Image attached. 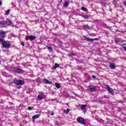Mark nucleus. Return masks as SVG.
Returning a JSON list of instances; mask_svg holds the SVG:
<instances>
[{
	"instance_id": "obj_37",
	"label": "nucleus",
	"mask_w": 126,
	"mask_h": 126,
	"mask_svg": "<svg viewBox=\"0 0 126 126\" xmlns=\"http://www.w3.org/2000/svg\"><path fill=\"white\" fill-rule=\"evenodd\" d=\"M124 4L126 6V1L124 2Z\"/></svg>"
},
{
	"instance_id": "obj_5",
	"label": "nucleus",
	"mask_w": 126,
	"mask_h": 126,
	"mask_svg": "<svg viewBox=\"0 0 126 126\" xmlns=\"http://www.w3.org/2000/svg\"><path fill=\"white\" fill-rule=\"evenodd\" d=\"M12 70H13L14 72H16L17 73H23L24 72V71L20 68H15L13 67L12 68Z\"/></svg>"
},
{
	"instance_id": "obj_27",
	"label": "nucleus",
	"mask_w": 126,
	"mask_h": 126,
	"mask_svg": "<svg viewBox=\"0 0 126 126\" xmlns=\"http://www.w3.org/2000/svg\"><path fill=\"white\" fill-rule=\"evenodd\" d=\"M9 12H10V9L7 10L6 11L5 15H8V14H9Z\"/></svg>"
},
{
	"instance_id": "obj_36",
	"label": "nucleus",
	"mask_w": 126,
	"mask_h": 126,
	"mask_svg": "<svg viewBox=\"0 0 126 126\" xmlns=\"http://www.w3.org/2000/svg\"><path fill=\"white\" fill-rule=\"evenodd\" d=\"M93 78H96V76L94 75L92 76Z\"/></svg>"
},
{
	"instance_id": "obj_16",
	"label": "nucleus",
	"mask_w": 126,
	"mask_h": 126,
	"mask_svg": "<svg viewBox=\"0 0 126 126\" xmlns=\"http://www.w3.org/2000/svg\"><path fill=\"white\" fill-rule=\"evenodd\" d=\"M35 39H36V37H35V36H33V35L29 36V39L31 41H32V40H35Z\"/></svg>"
},
{
	"instance_id": "obj_11",
	"label": "nucleus",
	"mask_w": 126,
	"mask_h": 126,
	"mask_svg": "<svg viewBox=\"0 0 126 126\" xmlns=\"http://www.w3.org/2000/svg\"><path fill=\"white\" fill-rule=\"evenodd\" d=\"M109 67L111 69H116V65L114 63H110Z\"/></svg>"
},
{
	"instance_id": "obj_24",
	"label": "nucleus",
	"mask_w": 126,
	"mask_h": 126,
	"mask_svg": "<svg viewBox=\"0 0 126 126\" xmlns=\"http://www.w3.org/2000/svg\"><path fill=\"white\" fill-rule=\"evenodd\" d=\"M84 28H85L86 29H90V27L88 26V25H84L83 26Z\"/></svg>"
},
{
	"instance_id": "obj_6",
	"label": "nucleus",
	"mask_w": 126,
	"mask_h": 126,
	"mask_svg": "<svg viewBox=\"0 0 126 126\" xmlns=\"http://www.w3.org/2000/svg\"><path fill=\"white\" fill-rule=\"evenodd\" d=\"M77 121L78 123H79V124H81V125H84V126L86 125V123H85V121H84V119H83V118L78 117L77 119Z\"/></svg>"
},
{
	"instance_id": "obj_42",
	"label": "nucleus",
	"mask_w": 126,
	"mask_h": 126,
	"mask_svg": "<svg viewBox=\"0 0 126 126\" xmlns=\"http://www.w3.org/2000/svg\"><path fill=\"white\" fill-rule=\"evenodd\" d=\"M1 61H0V64Z\"/></svg>"
},
{
	"instance_id": "obj_40",
	"label": "nucleus",
	"mask_w": 126,
	"mask_h": 126,
	"mask_svg": "<svg viewBox=\"0 0 126 126\" xmlns=\"http://www.w3.org/2000/svg\"><path fill=\"white\" fill-rule=\"evenodd\" d=\"M2 4V3H1V1H0V5H1Z\"/></svg>"
},
{
	"instance_id": "obj_28",
	"label": "nucleus",
	"mask_w": 126,
	"mask_h": 126,
	"mask_svg": "<svg viewBox=\"0 0 126 126\" xmlns=\"http://www.w3.org/2000/svg\"><path fill=\"white\" fill-rule=\"evenodd\" d=\"M25 44V43L24 42H23V41H22L21 43V45L22 46H23V47H24Z\"/></svg>"
},
{
	"instance_id": "obj_18",
	"label": "nucleus",
	"mask_w": 126,
	"mask_h": 126,
	"mask_svg": "<svg viewBox=\"0 0 126 126\" xmlns=\"http://www.w3.org/2000/svg\"><path fill=\"white\" fill-rule=\"evenodd\" d=\"M37 98H38L39 101H41V100H42V99H43V95L42 94H39L37 96Z\"/></svg>"
},
{
	"instance_id": "obj_20",
	"label": "nucleus",
	"mask_w": 126,
	"mask_h": 126,
	"mask_svg": "<svg viewBox=\"0 0 126 126\" xmlns=\"http://www.w3.org/2000/svg\"><path fill=\"white\" fill-rule=\"evenodd\" d=\"M60 66V64L58 63H55V66L53 67V69H56V68H57V67H59Z\"/></svg>"
},
{
	"instance_id": "obj_15",
	"label": "nucleus",
	"mask_w": 126,
	"mask_h": 126,
	"mask_svg": "<svg viewBox=\"0 0 126 126\" xmlns=\"http://www.w3.org/2000/svg\"><path fill=\"white\" fill-rule=\"evenodd\" d=\"M40 114H36L32 116V120H35V119H38L40 117Z\"/></svg>"
},
{
	"instance_id": "obj_13",
	"label": "nucleus",
	"mask_w": 126,
	"mask_h": 126,
	"mask_svg": "<svg viewBox=\"0 0 126 126\" xmlns=\"http://www.w3.org/2000/svg\"><path fill=\"white\" fill-rule=\"evenodd\" d=\"M36 82H38V83H43V80H42V79H41V78H40V77H38L36 79Z\"/></svg>"
},
{
	"instance_id": "obj_8",
	"label": "nucleus",
	"mask_w": 126,
	"mask_h": 126,
	"mask_svg": "<svg viewBox=\"0 0 126 126\" xmlns=\"http://www.w3.org/2000/svg\"><path fill=\"white\" fill-rule=\"evenodd\" d=\"M108 92H109V93H110V94H113L114 93V90H113V89L110 88V86L109 85H106V86Z\"/></svg>"
},
{
	"instance_id": "obj_23",
	"label": "nucleus",
	"mask_w": 126,
	"mask_h": 126,
	"mask_svg": "<svg viewBox=\"0 0 126 126\" xmlns=\"http://www.w3.org/2000/svg\"><path fill=\"white\" fill-rule=\"evenodd\" d=\"M81 9L82 10H83V11H88V9H87L86 8L84 7H81Z\"/></svg>"
},
{
	"instance_id": "obj_26",
	"label": "nucleus",
	"mask_w": 126,
	"mask_h": 126,
	"mask_svg": "<svg viewBox=\"0 0 126 126\" xmlns=\"http://www.w3.org/2000/svg\"><path fill=\"white\" fill-rule=\"evenodd\" d=\"M69 111H70L69 109L68 108V109H67V110H64V113L65 114H68V113H69Z\"/></svg>"
},
{
	"instance_id": "obj_3",
	"label": "nucleus",
	"mask_w": 126,
	"mask_h": 126,
	"mask_svg": "<svg viewBox=\"0 0 126 126\" xmlns=\"http://www.w3.org/2000/svg\"><path fill=\"white\" fill-rule=\"evenodd\" d=\"M0 42L2 43V45L4 48H9L11 46L10 43H6L5 40H3V39L0 38Z\"/></svg>"
},
{
	"instance_id": "obj_41",
	"label": "nucleus",
	"mask_w": 126,
	"mask_h": 126,
	"mask_svg": "<svg viewBox=\"0 0 126 126\" xmlns=\"http://www.w3.org/2000/svg\"><path fill=\"white\" fill-rule=\"evenodd\" d=\"M32 122H33V123H34V122H35V120L33 119Z\"/></svg>"
},
{
	"instance_id": "obj_4",
	"label": "nucleus",
	"mask_w": 126,
	"mask_h": 126,
	"mask_svg": "<svg viewBox=\"0 0 126 126\" xmlns=\"http://www.w3.org/2000/svg\"><path fill=\"white\" fill-rule=\"evenodd\" d=\"M84 40L85 41H88V42H93V41H98L99 38H89V37H86L85 35L83 36Z\"/></svg>"
},
{
	"instance_id": "obj_1",
	"label": "nucleus",
	"mask_w": 126,
	"mask_h": 126,
	"mask_svg": "<svg viewBox=\"0 0 126 126\" xmlns=\"http://www.w3.org/2000/svg\"><path fill=\"white\" fill-rule=\"evenodd\" d=\"M12 23L11 20L9 19H7L6 21H2L0 22V27L1 28H3L6 27V26H10V25Z\"/></svg>"
},
{
	"instance_id": "obj_17",
	"label": "nucleus",
	"mask_w": 126,
	"mask_h": 126,
	"mask_svg": "<svg viewBox=\"0 0 126 126\" xmlns=\"http://www.w3.org/2000/svg\"><path fill=\"white\" fill-rule=\"evenodd\" d=\"M68 4H69V2L66 1L64 3L63 6V7H67V6H68Z\"/></svg>"
},
{
	"instance_id": "obj_29",
	"label": "nucleus",
	"mask_w": 126,
	"mask_h": 126,
	"mask_svg": "<svg viewBox=\"0 0 126 126\" xmlns=\"http://www.w3.org/2000/svg\"><path fill=\"white\" fill-rule=\"evenodd\" d=\"M55 42H56V43H57V44H60V43H62L61 42V41H60V40H56L55 41Z\"/></svg>"
},
{
	"instance_id": "obj_2",
	"label": "nucleus",
	"mask_w": 126,
	"mask_h": 126,
	"mask_svg": "<svg viewBox=\"0 0 126 126\" xmlns=\"http://www.w3.org/2000/svg\"><path fill=\"white\" fill-rule=\"evenodd\" d=\"M13 83H14V84H15L16 85L18 86L24 85V84H25V82L24 81V80L15 79L13 81Z\"/></svg>"
},
{
	"instance_id": "obj_44",
	"label": "nucleus",
	"mask_w": 126,
	"mask_h": 126,
	"mask_svg": "<svg viewBox=\"0 0 126 126\" xmlns=\"http://www.w3.org/2000/svg\"><path fill=\"white\" fill-rule=\"evenodd\" d=\"M36 8L37 9V7H36Z\"/></svg>"
},
{
	"instance_id": "obj_25",
	"label": "nucleus",
	"mask_w": 126,
	"mask_h": 126,
	"mask_svg": "<svg viewBox=\"0 0 126 126\" xmlns=\"http://www.w3.org/2000/svg\"><path fill=\"white\" fill-rule=\"evenodd\" d=\"M85 76L86 78H87L88 80H90V76L88 74H86Z\"/></svg>"
},
{
	"instance_id": "obj_39",
	"label": "nucleus",
	"mask_w": 126,
	"mask_h": 126,
	"mask_svg": "<svg viewBox=\"0 0 126 126\" xmlns=\"http://www.w3.org/2000/svg\"><path fill=\"white\" fill-rule=\"evenodd\" d=\"M115 6L116 7H118V5H117V4H115Z\"/></svg>"
},
{
	"instance_id": "obj_34",
	"label": "nucleus",
	"mask_w": 126,
	"mask_h": 126,
	"mask_svg": "<svg viewBox=\"0 0 126 126\" xmlns=\"http://www.w3.org/2000/svg\"><path fill=\"white\" fill-rule=\"evenodd\" d=\"M16 87H17V88H18V89H20V88H22V87H21V86H17Z\"/></svg>"
},
{
	"instance_id": "obj_14",
	"label": "nucleus",
	"mask_w": 126,
	"mask_h": 126,
	"mask_svg": "<svg viewBox=\"0 0 126 126\" xmlns=\"http://www.w3.org/2000/svg\"><path fill=\"white\" fill-rule=\"evenodd\" d=\"M116 42L117 43H122L123 42H125V40H123L122 38H117Z\"/></svg>"
},
{
	"instance_id": "obj_7",
	"label": "nucleus",
	"mask_w": 126,
	"mask_h": 126,
	"mask_svg": "<svg viewBox=\"0 0 126 126\" xmlns=\"http://www.w3.org/2000/svg\"><path fill=\"white\" fill-rule=\"evenodd\" d=\"M42 83H44L45 84H53V82L51 81H50L47 79H44L42 80Z\"/></svg>"
},
{
	"instance_id": "obj_43",
	"label": "nucleus",
	"mask_w": 126,
	"mask_h": 126,
	"mask_svg": "<svg viewBox=\"0 0 126 126\" xmlns=\"http://www.w3.org/2000/svg\"><path fill=\"white\" fill-rule=\"evenodd\" d=\"M104 98H106V96H104Z\"/></svg>"
},
{
	"instance_id": "obj_35",
	"label": "nucleus",
	"mask_w": 126,
	"mask_h": 126,
	"mask_svg": "<svg viewBox=\"0 0 126 126\" xmlns=\"http://www.w3.org/2000/svg\"><path fill=\"white\" fill-rule=\"evenodd\" d=\"M22 65H26V63H22Z\"/></svg>"
},
{
	"instance_id": "obj_9",
	"label": "nucleus",
	"mask_w": 126,
	"mask_h": 126,
	"mask_svg": "<svg viewBox=\"0 0 126 126\" xmlns=\"http://www.w3.org/2000/svg\"><path fill=\"white\" fill-rule=\"evenodd\" d=\"M89 89H90L91 92H95V91H96V86H90Z\"/></svg>"
},
{
	"instance_id": "obj_19",
	"label": "nucleus",
	"mask_w": 126,
	"mask_h": 126,
	"mask_svg": "<svg viewBox=\"0 0 126 126\" xmlns=\"http://www.w3.org/2000/svg\"><path fill=\"white\" fill-rule=\"evenodd\" d=\"M55 85L56 88H58V89H60V88H61V85L60 84L56 83Z\"/></svg>"
},
{
	"instance_id": "obj_31",
	"label": "nucleus",
	"mask_w": 126,
	"mask_h": 126,
	"mask_svg": "<svg viewBox=\"0 0 126 126\" xmlns=\"http://www.w3.org/2000/svg\"><path fill=\"white\" fill-rule=\"evenodd\" d=\"M90 36H95V34H94V33H91L89 34Z\"/></svg>"
},
{
	"instance_id": "obj_10",
	"label": "nucleus",
	"mask_w": 126,
	"mask_h": 126,
	"mask_svg": "<svg viewBox=\"0 0 126 126\" xmlns=\"http://www.w3.org/2000/svg\"><path fill=\"white\" fill-rule=\"evenodd\" d=\"M86 108H87V104H81L80 105L81 110H82V111H85V110H86Z\"/></svg>"
},
{
	"instance_id": "obj_38",
	"label": "nucleus",
	"mask_w": 126,
	"mask_h": 126,
	"mask_svg": "<svg viewBox=\"0 0 126 126\" xmlns=\"http://www.w3.org/2000/svg\"><path fill=\"white\" fill-rule=\"evenodd\" d=\"M71 56H75V54H71Z\"/></svg>"
},
{
	"instance_id": "obj_12",
	"label": "nucleus",
	"mask_w": 126,
	"mask_h": 126,
	"mask_svg": "<svg viewBox=\"0 0 126 126\" xmlns=\"http://www.w3.org/2000/svg\"><path fill=\"white\" fill-rule=\"evenodd\" d=\"M0 35L1 37V38H5V37H6V35H5V31H2L1 32H0Z\"/></svg>"
},
{
	"instance_id": "obj_32",
	"label": "nucleus",
	"mask_w": 126,
	"mask_h": 126,
	"mask_svg": "<svg viewBox=\"0 0 126 126\" xmlns=\"http://www.w3.org/2000/svg\"><path fill=\"white\" fill-rule=\"evenodd\" d=\"M26 41H28V40H29V36H27L26 38Z\"/></svg>"
},
{
	"instance_id": "obj_21",
	"label": "nucleus",
	"mask_w": 126,
	"mask_h": 126,
	"mask_svg": "<svg viewBox=\"0 0 126 126\" xmlns=\"http://www.w3.org/2000/svg\"><path fill=\"white\" fill-rule=\"evenodd\" d=\"M82 16L85 19H88V18H89V16L88 15H82Z\"/></svg>"
},
{
	"instance_id": "obj_22",
	"label": "nucleus",
	"mask_w": 126,
	"mask_h": 126,
	"mask_svg": "<svg viewBox=\"0 0 126 126\" xmlns=\"http://www.w3.org/2000/svg\"><path fill=\"white\" fill-rule=\"evenodd\" d=\"M48 50L50 51L51 53L53 52V48L51 46H47Z\"/></svg>"
},
{
	"instance_id": "obj_33",
	"label": "nucleus",
	"mask_w": 126,
	"mask_h": 126,
	"mask_svg": "<svg viewBox=\"0 0 126 126\" xmlns=\"http://www.w3.org/2000/svg\"><path fill=\"white\" fill-rule=\"evenodd\" d=\"M28 110H29V111H31V110H32V107L31 106L29 107Z\"/></svg>"
},
{
	"instance_id": "obj_30",
	"label": "nucleus",
	"mask_w": 126,
	"mask_h": 126,
	"mask_svg": "<svg viewBox=\"0 0 126 126\" xmlns=\"http://www.w3.org/2000/svg\"><path fill=\"white\" fill-rule=\"evenodd\" d=\"M55 113H54V111H51L50 113V114L51 115V116H54Z\"/></svg>"
}]
</instances>
